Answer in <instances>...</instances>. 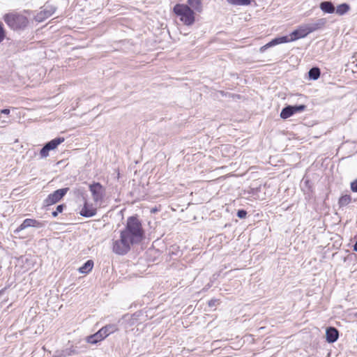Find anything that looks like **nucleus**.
I'll list each match as a JSON object with an SVG mask.
<instances>
[{
	"label": "nucleus",
	"mask_w": 357,
	"mask_h": 357,
	"mask_svg": "<svg viewBox=\"0 0 357 357\" xmlns=\"http://www.w3.org/2000/svg\"><path fill=\"white\" fill-rule=\"evenodd\" d=\"M151 213H155L156 211H158L157 208H153L151 210Z\"/></svg>",
	"instance_id": "nucleus-31"
},
{
	"label": "nucleus",
	"mask_w": 357,
	"mask_h": 357,
	"mask_svg": "<svg viewBox=\"0 0 357 357\" xmlns=\"http://www.w3.org/2000/svg\"><path fill=\"white\" fill-rule=\"evenodd\" d=\"M93 266V261L92 260H88L83 264V266H82L79 268V271L81 273H85V274L88 273L89 271H91Z\"/></svg>",
	"instance_id": "nucleus-16"
},
{
	"label": "nucleus",
	"mask_w": 357,
	"mask_h": 357,
	"mask_svg": "<svg viewBox=\"0 0 357 357\" xmlns=\"http://www.w3.org/2000/svg\"><path fill=\"white\" fill-rule=\"evenodd\" d=\"M63 142H64V138L63 137H56V138H54V139H52L51 141L48 142L45 144L47 146H49V148L51 150H54L55 149H56V147L60 144H61Z\"/></svg>",
	"instance_id": "nucleus-15"
},
{
	"label": "nucleus",
	"mask_w": 357,
	"mask_h": 357,
	"mask_svg": "<svg viewBox=\"0 0 357 357\" xmlns=\"http://www.w3.org/2000/svg\"><path fill=\"white\" fill-rule=\"evenodd\" d=\"M89 190L91 192L94 202L97 203L102 200L105 189L100 183H93L90 184Z\"/></svg>",
	"instance_id": "nucleus-6"
},
{
	"label": "nucleus",
	"mask_w": 357,
	"mask_h": 357,
	"mask_svg": "<svg viewBox=\"0 0 357 357\" xmlns=\"http://www.w3.org/2000/svg\"><path fill=\"white\" fill-rule=\"evenodd\" d=\"M351 189L353 192H357V179L351 183Z\"/></svg>",
	"instance_id": "nucleus-28"
},
{
	"label": "nucleus",
	"mask_w": 357,
	"mask_h": 357,
	"mask_svg": "<svg viewBox=\"0 0 357 357\" xmlns=\"http://www.w3.org/2000/svg\"><path fill=\"white\" fill-rule=\"evenodd\" d=\"M188 4L195 8V10L199 11L201 8V0H188Z\"/></svg>",
	"instance_id": "nucleus-22"
},
{
	"label": "nucleus",
	"mask_w": 357,
	"mask_h": 357,
	"mask_svg": "<svg viewBox=\"0 0 357 357\" xmlns=\"http://www.w3.org/2000/svg\"><path fill=\"white\" fill-rule=\"evenodd\" d=\"M293 115L291 105L284 107L280 113V117L283 119H288Z\"/></svg>",
	"instance_id": "nucleus-17"
},
{
	"label": "nucleus",
	"mask_w": 357,
	"mask_h": 357,
	"mask_svg": "<svg viewBox=\"0 0 357 357\" xmlns=\"http://www.w3.org/2000/svg\"><path fill=\"white\" fill-rule=\"evenodd\" d=\"M351 196L349 195H345L342 196L339 199L338 204L340 207L345 206L348 205L351 202Z\"/></svg>",
	"instance_id": "nucleus-20"
},
{
	"label": "nucleus",
	"mask_w": 357,
	"mask_h": 357,
	"mask_svg": "<svg viewBox=\"0 0 357 357\" xmlns=\"http://www.w3.org/2000/svg\"><path fill=\"white\" fill-rule=\"evenodd\" d=\"M320 73H321L319 68L317 67H314L309 70L308 75L310 79L317 80L319 77Z\"/></svg>",
	"instance_id": "nucleus-18"
},
{
	"label": "nucleus",
	"mask_w": 357,
	"mask_h": 357,
	"mask_svg": "<svg viewBox=\"0 0 357 357\" xmlns=\"http://www.w3.org/2000/svg\"><path fill=\"white\" fill-rule=\"evenodd\" d=\"M105 337L101 334V333L98 331L95 334L88 336L86 338L87 342L91 344H96L97 342L102 340Z\"/></svg>",
	"instance_id": "nucleus-14"
},
{
	"label": "nucleus",
	"mask_w": 357,
	"mask_h": 357,
	"mask_svg": "<svg viewBox=\"0 0 357 357\" xmlns=\"http://www.w3.org/2000/svg\"><path fill=\"white\" fill-rule=\"evenodd\" d=\"M247 212L245 210H238L237 212V216L239 218H245L246 217Z\"/></svg>",
	"instance_id": "nucleus-27"
},
{
	"label": "nucleus",
	"mask_w": 357,
	"mask_h": 357,
	"mask_svg": "<svg viewBox=\"0 0 357 357\" xmlns=\"http://www.w3.org/2000/svg\"><path fill=\"white\" fill-rule=\"evenodd\" d=\"M354 250L357 252V241L356 242V243L354 244Z\"/></svg>",
	"instance_id": "nucleus-30"
},
{
	"label": "nucleus",
	"mask_w": 357,
	"mask_h": 357,
	"mask_svg": "<svg viewBox=\"0 0 357 357\" xmlns=\"http://www.w3.org/2000/svg\"><path fill=\"white\" fill-rule=\"evenodd\" d=\"M349 10V6L347 3H342L336 8V13L342 15L347 13Z\"/></svg>",
	"instance_id": "nucleus-19"
},
{
	"label": "nucleus",
	"mask_w": 357,
	"mask_h": 357,
	"mask_svg": "<svg viewBox=\"0 0 357 357\" xmlns=\"http://www.w3.org/2000/svg\"><path fill=\"white\" fill-rule=\"evenodd\" d=\"M217 301L216 300H211L209 302H208V305L209 306H213L215 305V303Z\"/></svg>",
	"instance_id": "nucleus-29"
},
{
	"label": "nucleus",
	"mask_w": 357,
	"mask_h": 357,
	"mask_svg": "<svg viewBox=\"0 0 357 357\" xmlns=\"http://www.w3.org/2000/svg\"><path fill=\"white\" fill-rule=\"evenodd\" d=\"M326 341L329 343H333L338 339L339 331L334 327H329L326 331Z\"/></svg>",
	"instance_id": "nucleus-11"
},
{
	"label": "nucleus",
	"mask_w": 357,
	"mask_h": 357,
	"mask_svg": "<svg viewBox=\"0 0 357 357\" xmlns=\"http://www.w3.org/2000/svg\"><path fill=\"white\" fill-rule=\"evenodd\" d=\"M117 330V326L115 324H109L101 329L99 331L103 335V337H107L109 335L114 333Z\"/></svg>",
	"instance_id": "nucleus-12"
},
{
	"label": "nucleus",
	"mask_w": 357,
	"mask_h": 357,
	"mask_svg": "<svg viewBox=\"0 0 357 357\" xmlns=\"http://www.w3.org/2000/svg\"><path fill=\"white\" fill-rule=\"evenodd\" d=\"M289 39H290L289 36H282V37L274 38L273 40H272L271 42H269L266 45L262 46L260 48V51L264 52L267 48L272 47L273 45H278V44H281V43H284L291 42V40H290Z\"/></svg>",
	"instance_id": "nucleus-10"
},
{
	"label": "nucleus",
	"mask_w": 357,
	"mask_h": 357,
	"mask_svg": "<svg viewBox=\"0 0 357 357\" xmlns=\"http://www.w3.org/2000/svg\"><path fill=\"white\" fill-rule=\"evenodd\" d=\"M3 20L8 26L13 30L24 29L29 22L26 16L18 13L6 14L3 17Z\"/></svg>",
	"instance_id": "nucleus-2"
},
{
	"label": "nucleus",
	"mask_w": 357,
	"mask_h": 357,
	"mask_svg": "<svg viewBox=\"0 0 357 357\" xmlns=\"http://www.w3.org/2000/svg\"><path fill=\"white\" fill-rule=\"evenodd\" d=\"M227 2L232 5L247 6L250 3V0H227Z\"/></svg>",
	"instance_id": "nucleus-21"
},
{
	"label": "nucleus",
	"mask_w": 357,
	"mask_h": 357,
	"mask_svg": "<svg viewBox=\"0 0 357 357\" xmlns=\"http://www.w3.org/2000/svg\"><path fill=\"white\" fill-rule=\"evenodd\" d=\"M325 24L324 19H319L316 23L308 24L301 26L299 29L294 31L289 35L290 40L294 41L299 38L305 37L307 34L321 28Z\"/></svg>",
	"instance_id": "nucleus-4"
},
{
	"label": "nucleus",
	"mask_w": 357,
	"mask_h": 357,
	"mask_svg": "<svg viewBox=\"0 0 357 357\" xmlns=\"http://www.w3.org/2000/svg\"><path fill=\"white\" fill-rule=\"evenodd\" d=\"M55 12V8L50 5H47L44 7V8L38 13L35 19L38 22H42L44 20L50 17Z\"/></svg>",
	"instance_id": "nucleus-8"
},
{
	"label": "nucleus",
	"mask_w": 357,
	"mask_h": 357,
	"mask_svg": "<svg viewBox=\"0 0 357 357\" xmlns=\"http://www.w3.org/2000/svg\"><path fill=\"white\" fill-rule=\"evenodd\" d=\"M143 236L144 230L141 222L136 217H130L125 229L121 231L120 238L113 241L112 250L119 255H126L130 250V246L139 243Z\"/></svg>",
	"instance_id": "nucleus-1"
},
{
	"label": "nucleus",
	"mask_w": 357,
	"mask_h": 357,
	"mask_svg": "<svg viewBox=\"0 0 357 357\" xmlns=\"http://www.w3.org/2000/svg\"><path fill=\"white\" fill-rule=\"evenodd\" d=\"M65 207H66V206L64 204L58 205L56 211L52 212V215L54 217H56L59 213H61L63 211V210Z\"/></svg>",
	"instance_id": "nucleus-25"
},
{
	"label": "nucleus",
	"mask_w": 357,
	"mask_h": 357,
	"mask_svg": "<svg viewBox=\"0 0 357 357\" xmlns=\"http://www.w3.org/2000/svg\"><path fill=\"white\" fill-rule=\"evenodd\" d=\"M305 108H306V106L304 105H291V109H292L293 114L298 113V112H303L305 109Z\"/></svg>",
	"instance_id": "nucleus-24"
},
{
	"label": "nucleus",
	"mask_w": 357,
	"mask_h": 357,
	"mask_svg": "<svg viewBox=\"0 0 357 357\" xmlns=\"http://www.w3.org/2000/svg\"><path fill=\"white\" fill-rule=\"evenodd\" d=\"M320 8L326 13H333L335 10V6L331 1H323L320 3Z\"/></svg>",
	"instance_id": "nucleus-13"
},
{
	"label": "nucleus",
	"mask_w": 357,
	"mask_h": 357,
	"mask_svg": "<svg viewBox=\"0 0 357 357\" xmlns=\"http://www.w3.org/2000/svg\"><path fill=\"white\" fill-rule=\"evenodd\" d=\"M45 225V223L44 222H39L35 219L27 218L25 219L23 222L15 229V232L18 233L20 231L30 227L40 228Z\"/></svg>",
	"instance_id": "nucleus-7"
},
{
	"label": "nucleus",
	"mask_w": 357,
	"mask_h": 357,
	"mask_svg": "<svg viewBox=\"0 0 357 357\" xmlns=\"http://www.w3.org/2000/svg\"><path fill=\"white\" fill-rule=\"evenodd\" d=\"M5 31L3 27V24H0V43H1L5 38Z\"/></svg>",
	"instance_id": "nucleus-26"
},
{
	"label": "nucleus",
	"mask_w": 357,
	"mask_h": 357,
	"mask_svg": "<svg viewBox=\"0 0 357 357\" xmlns=\"http://www.w3.org/2000/svg\"><path fill=\"white\" fill-rule=\"evenodd\" d=\"M52 151L46 144L40 149V155L41 158H47L49 155V151Z\"/></svg>",
	"instance_id": "nucleus-23"
},
{
	"label": "nucleus",
	"mask_w": 357,
	"mask_h": 357,
	"mask_svg": "<svg viewBox=\"0 0 357 357\" xmlns=\"http://www.w3.org/2000/svg\"><path fill=\"white\" fill-rule=\"evenodd\" d=\"M68 188H61L55 190L50 194L44 200L45 206H51L59 202L68 192Z\"/></svg>",
	"instance_id": "nucleus-5"
},
{
	"label": "nucleus",
	"mask_w": 357,
	"mask_h": 357,
	"mask_svg": "<svg viewBox=\"0 0 357 357\" xmlns=\"http://www.w3.org/2000/svg\"><path fill=\"white\" fill-rule=\"evenodd\" d=\"M79 213L86 218L93 217L96 214V208L86 201Z\"/></svg>",
	"instance_id": "nucleus-9"
},
{
	"label": "nucleus",
	"mask_w": 357,
	"mask_h": 357,
	"mask_svg": "<svg viewBox=\"0 0 357 357\" xmlns=\"http://www.w3.org/2000/svg\"><path fill=\"white\" fill-rule=\"evenodd\" d=\"M355 317H357V312L355 314Z\"/></svg>",
	"instance_id": "nucleus-33"
},
{
	"label": "nucleus",
	"mask_w": 357,
	"mask_h": 357,
	"mask_svg": "<svg viewBox=\"0 0 357 357\" xmlns=\"http://www.w3.org/2000/svg\"><path fill=\"white\" fill-rule=\"evenodd\" d=\"M1 123H8V121H6V120H3V121H1Z\"/></svg>",
	"instance_id": "nucleus-32"
},
{
	"label": "nucleus",
	"mask_w": 357,
	"mask_h": 357,
	"mask_svg": "<svg viewBox=\"0 0 357 357\" xmlns=\"http://www.w3.org/2000/svg\"><path fill=\"white\" fill-rule=\"evenodd\" d=\"M173 10L183 24L190 26L194 24L195 13L188 5L178 3Z\"/></svg>",
	"instance_id": "nucleus-3"
}]
</instances>
